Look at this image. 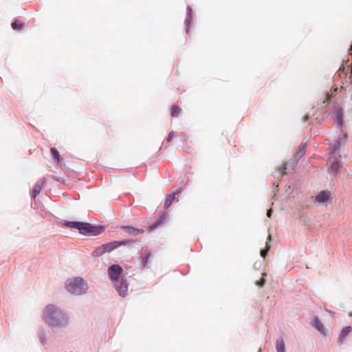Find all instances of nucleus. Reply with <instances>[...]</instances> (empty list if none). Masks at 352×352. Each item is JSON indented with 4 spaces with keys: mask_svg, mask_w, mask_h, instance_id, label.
I'll use <instances>...</instances> for the list:
<instances>
[{
    "mask_svg": "<svg viewBox=\"0 0 352 352\" xmlns=\"http://www.w3.org/2000/svg\"><path fill=\"white\" fill-rule=\"evenodd\" d=\"M105 250H104V248L103 247V245H101L100 247H98V248H96L93 252H92V255L94 256H100L101 255H102L104 253H105Z\"/></svg>",
    "mask_w": 352,
    "mask_h": 352,
    "instance_id": "nucleus-18",
    "label": "nucleus"
},
{
    "mask_svg": "<svg viewBox=\"0 0 352 352\" xmlns=\"http://www.w3.org/2000/svg\"><path fill=\"white\" fill-rule=\"evenodd\" d=\"M51 153L56 160V163H59L60 161V157L58 151L55 148H51Z\"/></svg>",
    "mask_w": 352,
    "mask_h": 352,
    "instance_id": "nucleus-19",
    "label": "nucleus"
},
{
    "mask_svg": "<svg viewBox=\"0 0 352 352\" xmlns=\"http://www.w3.org/2000/svg\"><path fill=\"white\" fill-rule=\"evenodd\" d=\"M45 182H46V179L45 178L41 179L34 186L32 192V198L35 199L36 197L40 193L43 186L45 184Z\"/></svg>",
    "mask_w": 352,
    "mask_h": 352,
    "instance_id": "nucleus-6",
    "label": "nucleus"
},
{
    "mask_svg": "<svg viewBox=\"0 0 352 352\" xmlns=\"http://www.w3.org/2000/svg\"><path fill=\"white\" fill-rule=\"evenodd\" d=\"M43 318L51 327L63 325L67 322L65 314L52 305H49L45 307Z\"/></svg>",
    "mask_w": 352,
    "mask_h": 352,
    "instance_id": "nucleus-1",
    "label": "nucleus"
},
{
    "mask_svg": "<svg viewBox=\"0 0 352 352\" xmlns=\"http://www.w3.org/2000/svg\"><path fill=\"white\" fill-rule=\"evenodd\" d=\"M352 331V328L351 327H344L342 331H341V333L338 338V341L342 343L343 340L347 336L349 335V333L351 332Z\"/></svg>",
    "mask_w": 352,
    "mask_h": 352,
    "instance_id": "nucleus-12",
    "label": "nucleus"
},
{
    "mask_svg": "<svg viewBox=\"0 0 352 352\" xmlns=\"http://www.w3.org/2000/svg\"><path fill=\"white\" fill-rule=\"evenodd\" d=\"M188 10L189 12H191V8H190L188 7Z\"/></svg>",
    "mask_w": 352,
    "mask_h": 352,
    "instance_id": "nucleus-27",
    "label": "nucleus"
},
{
    "mask_svg": "<svg viewBox=\"0 0 352 352\" xmlns=\"http://www.w3.org/2000/svg\"><path fill=\"white\" fill-rule=\"evenodd\" d=\"M66 289L71 294L80 295L87 289V285L80 277L69 279L65 285Z\"/></svg>",
    "mask_w": 352,
    "mask_h": 352,
    "instance_id": "nucleus-3",
    "label": "nucleus"
},
{
    "mask_svg": "<svg viewBox=\"0 0 352 352\" xmlns=\"http://www.w3.org/2000/svg\"><path fill=\"white\" fill-rule=\"evenodd\" d=\"M313 326L323 335L326 334V329L318 318L316 317L314 318L313 321Z\"/></svg>",
    "mask_w": 352,
    "mask_h": 352,
    "instance_id": "nucleus-9",
    "label": "nucleus"
},
{
    "mask_svg": "<svg viewBox=\"0 0 352 352\" xmlns=\"http://www.w3.org/2000/svg\"><path fill=\"white\" fill-rule=\"evenodd\" d=\"M265 276L266 274H263V277L256 282V284L259 287H263L265 283Z\"/></svg>",
    "mask_w": 352,
    "mask_h": 352,
    "instance_id": "nucleus-21",
    "label": "nucleus"
},
{
    "mask_svg": "<svg viewBox=\"0 0 352 352\" xmlns=\"http://www.w3.org/2000/svg\"><path fill=\"white\" fill-rule=\"evenodd\" d=\"M11 26L13 30L17 31H21L25 28L24 23L20 21H15L12 22Z\"/></svg>",
    "mask_w": 352,
    "mask_h": 352,
    "instance_id": "nucleus-15",
    "label": "nucleus"
},
{
    "mask_svg": "<svg viewBox=\"0 0 352 352\" xmlns=\"http://www.w3.org/2000/svg\"><path fill=\"white\" fill-rule=\"evenodd\" d=\"M276 347L277 352H285V343L283 338L276 340Z\"/></svg>",
    "mask_w": 352,
    "mask_h": 352,
    "instance_id": "nucleus-16",
    "label": "nucleus"
},
{
    "mask_svg": "<svg viewBox=\"0 0 352 352\" xmlns=\"http://www.w3.org/2000/svg\"><path fill=\"white\" fill-rule=\"evenodd\" d=\"M122 243L118 241H113L102 245L106 252H111V250L119 247Z\"/></svg>",
    "mask_w": 352,
    "mask_h": 352,
    "instance_id": "nucleus-11",
    "label": "nucleus"
},
{
    "mask_svg": "<svg viewBox=\"0 0 352 352\" xmlns=\"http://www.w3.org/2000/svg\"><path fill=\"white\" fill-rule=\"evenodd\" d=\"M340 167L341 164L339 162L333 161L329 168V171L332 174H336Z\"/></svg>",
    "mask_w": 352,
    "mask_h": 352,
    "instance_id": "nucleus-13",
    "label": "nucleus"
},
{
    "mask_svg": "<svg viewBox=\"0 0 352 352\" xmlns=\"http://www.w3.org/2000/svg\"><path fill=\"white\" fill-rule=\"evenodd\" d=\"M65 225L68 228L77 229L82 234L97 235L102 231L101 227L93 226L84 222L67 221Z\"/></svg>",
    "mask_w": 352,
    "mask_h": 352,
    "instance_id": "nucleus-2",
    "label": "nucleus"
},
{
    "mask_svg": "<svg viewBox=\"0 0 352 352\" xmlns=\"http://www.w3.org/2000/svg\"><path fill=\"white\" fill-rule=\"evenodd\" d=\"M272 212H273V211H272V209L268 210H267V216L268 217H271L272 214Z\"/></svg>",
    "mask_w": 352,
    "mask_h": 352,
    "instance_id": "nucleus-24",
    "label": "nucleus"
},
{
    "mask_svg": "<svg viewBox=\"0 0 352 352\" xmlns=\"http://www.w3.org/2000/svg\"><path fill=\"white\" fill-rule=\"evenodd\" d=\"M305 153V146H303L300 149V151L297 153V156L299 157H301L302 156L304 155V154Z\"/></svg>",
    "mask_w": 352,
    "mask_h": 352,
    "instance_id": "nucleus-22",
    "label": "nucleus"
},
{
    "mask_svg": "<svg viewBox=\"0 0 352 352\" xmlns=\"http://www.w3.org/2000/svg\"><path fill=\"white\" fill-rule=\"evenodd\" d=\"M150 252L147 250L143 251L141 254V264L142 267H145L148 263Z\"/></svg>",
    "mask_w": 352,
    "mask_h": 352,
    "instance_id": "nucleus-14",
    "label": "nucleus"
},
{
    "mask_svg": "<svg viewBox=\"0 0 352 352\" xmlns=\"http://www.w3.org/2000/svg\"><path fill=\"white\" fill-rule=\"evenodd\" d=\"M338 145H335L333 151L330 153L333 154L336 152V151L338 149Z\"/></svg>",
    "mask_w": 352,
    "mask_h": 352,
    "instance_id": "nucleus-25",
    "label": "nucleus"
},
{
    "mask_svg": "<svg viewBox=\"0 0 352 352\" xmlns=\"http://www.w3.org/2000/svg\"><path fill=\"white\" fill-rule=\"evenodd\" d=\"M330 193L327 191H321L316 197V199L320 203H323L329 199Z\"/></svg>",
    "mask_w": 352,
    "mask_h": 352,
    "instance_id": "nucleus-10",
    "label": "nucleus"
},
{
    "mask_svg": "<svg viewBox=\"0 0 352 352\" xmlns=\"http://www.w3.org/2000/svg\"><path fill=\"white\" fill-rule=\"evenodd\" d=\"M268 240H269V241H271V240H272V236H271L270 234L268 236Z\"/></svg>",
    "mask_w": 352,
    "mask_h": 352,
    "instance_id": "nucleus-26",
    "label": "nucleus"
},
{
    "mask_svg": "<svg viewBox=\"0 0 352 352\" xmlns=\"http://www.w3.org/2000/svg\"><path fill=\"white\" fill-rule=\"evenodd\" d=\"M122 228L130 235H138L144 232V230L138 229L131 226H122Z\"/></svg>",
    "mask_w": 352,
    "mask_h": 352,
    "instance_id": "nucleus-8",
    "label": "nucleus"
},
{
    "mask_svg": "<svg viewBox=\"0 0 352 352\" xmlns=\"http://www.w3.org/2000/svg\"><path fill=\"white\" fill-rule=\"evenodd\" d=\"M270 245L267 242L266 243V246H265V249L264 250H262L261 251V256L263 258H265L266 256V255L267 254L270 249Z\"/></svg>",
    "mask_w": 352,
    "mask_h": 352,
    "instance_id": "nucleus-20",
    "label": "nucleus"
},
{
    "mask_svg": "<svg viewBox=\"0 0 352 352\" xmlns=\"http://www.w3.org/2000/svg\"><path fill=\"white\" fill-rule=\"evenodd\" d=\"M113 284L121 296L124 297L127 294L128 285L126 279L122 278L119 280L113 282Z\"/></svg>",
    "mask_w": 352,
    "mask_h": 352,
    "instance_id": "nucleus-5",
    "label": "nucleus"
},
{
    "mask_svg": "<svg viewBox=\"0 0 352 352\" xmlns=\"http://www.w3.org/2000/svg\"><path fill=\"white\" fill-rule=\"evenodd\" d=\"M173 138V132H170L167 138V142H170Z\"/></svg>",
    "mask_w": 352,
    "mask_h": 352,
    "instance_id": "nucleus-23",
    "label": "nucleus"
},
{
    "mask_svg": "<svg viewBox=\"0 0 352 352\" xmlns=\"http://www.w3.org/2000/svg\"><path fill=\"white\" fill-rule=\"evenodd\" d=\"M123 269L118 265H112L108 269V274L112 283L122 278Z\"/></svg>",
    "mask_w": 352,
    "mask_h": 352,
    "instance_id": "nucleus-4",
    "label": "nucleus"
},
{
    "mask_svg": "<svg viewBox=\"0 0 352 352\" xmlns=\"http://www.w3.org/2000/svg\"><path fill=\"white\" fill-rule=\"evenodd\" d=\"M182 109L179 106L174 104L171 108V116L173 117H177L180 113Z\"/></svg>",
    "mask_w": 352,
    "mask_h": 352,
    "instance_id": "nucleus-17",
    "label": "nucleus"
},
{
    "mask_svg": "<svg viewBox=\"0 0 352 352\" xmlns=\"http://www.w3.org/2000/svg\"><path fill=\"white\" fill-rule=\"evenodd\" d=\"M182 191V188H179L174 192L169 194L166 196L165 202H164V208H168L170 207L175 199V195L180 193Z\"/></svg>",
    "mask_w": 352,
    "mask_h": 352,
    "instance_id": "nucleus-7",
    "label": "nucleus"
}]
</instances>
